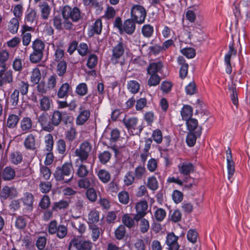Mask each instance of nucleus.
I'll return each instance as SVG.
<instances>
[{"mask_svg": "<svg viewBox=\"0 0 250 250\" xmlns=\"http://www.w3.org/2000/svg\"><path fill=\"white\" fill-rule=\"evenodd\" d=\"M20 120L18 115L15 114H10L9 115L7 121V126L9 128H13L15 127Z\"/></svg>", "mask_w": 250, "mask_h": 250, "instance_id": "nucleus-29", "label": "nucleus"}, {"mask_svg": "<svg viewBox=\"0 0 250 250\" xmlns=\"http://www.w3.org/2000/svg\"><path fill=\"white\" fill-rule=\"evenodd\" d=\"M45 47L44 43L39 39H36L32 43V49L35 52L43 53Z\"/></svg>", "mask_w": 250, "mask_h": 250, "instance_id": "nucleus-30", "label": "nucleus"}, {"mask_svg": "<svg viewBox=\"0 0 250 250\" xmlns=\"http://www.w3.org/2000/svg\"><path fill=\"white\" fill-rule=\"evenodd\" d=\"M91 150V144L88 141H85L81 143L79 147L75 149V155L78 157L81 162H83L88 158Z\"/></svg>", "mask_w": 250, "mask_h": 250, "instance_id": "nucleus-2", "label": "nucleus"}, {"mask_svg": "<svg viewBox=\"0 0 250 250\" xmlns=\"http://www.w3.org/2000/svg\"><path fill=\"white\" fill-rule=\"evenodd\" d=\"M15 171L11 167H5L2 173V177L4 180H11L15 178Z\"/></svg>", "mask_w": 250, "mask_h": 250, "instance_id": "nucleus-19", "label": "nucleus"}, {"mask_svg": "<svg viewBox=\"0 0 250 250\" xmlns=\"http://www.w3.org/2000/svg\"><path fill=\"white\" fill-rule=\"evenodd\" d=\"M181 114L184 120L187 121L188 119H191L192 115V107L188 105H184L181 111Z\"/></svg>", "mask_w": 250, "mask_h": 250, "instance_id": "nucleus-24", "label": "nucleus"}, {"mask_svg": "<svg viewBox=\"0 0 250 250\" xmlns=\"http://www.w3.org/2000/svg\"><path fill=\"white\" fill-rule=\"evenodd\" d=\"M239 13L242 18L245 20L250 19V7L248 3L246 5H241L239 8Z\"/></svg>", "mask_w": 250, "mask_h": 250, "instance_id": "nucleus-27", "label": "nucleus"}, {"mask_svg": "<svg viewBox=\"0 0 250 250\" xmlns=\"http://www.w3.org/2000/svg\"><path fill=\"white\" fill-rule=\"evenodd\" d=\"M116 15V11L112 6H108L105 11V14L103 16L108 20L113 19Z\"/></svg>", "mask_w": 250, "mask_h": 250, "instance_id": "nucleus-51", "label": "nucleus"}, {"mask_svg": "<svg viewBox=\"0 0 250 250\" xmlns=\"http://www.w3.org/2000/svg\"><path fill=\"white\" fill-rule=\"evenodd\" d=\"M40 12L41 16L43 20H47L50 14L51 8L48 2L46 1L40 2L38 5Z\"/></svg>", "mask_w": 250, "mask_h": 250, "instance_id": "nucleus-12", "label": "nucleus"}, {"mask_svg": "<svg viewBox=\"0 0 250 250\" xmlns=\"http://www.w3.org/2000/svg\"><path fill=\"white\" fill-rule=\"evenodd\" d=\"M138 119L136 117L127 118L123 119V123L128 130L135 129L137 126Z\"/></svg>", "mask_w": 250, "mask_h": 250, "instance_id": "nucleus-21", "label": "nucleus"}, {"mask_svg": "<svg viewBox=\"0 0 250 250\" xmlns=\"http://www.w3.org/2000/svg\"><path fill=\"white\" fill-rule=\"evenodd\" d=\"M69 206V202L65 200H61L59 202H55L52 208V210H56L57 209H61L67 208Z\"/></svg>", "mask_w": 250, "mask_h": 250, "instance_id": "nucleus-50", "label": "nucleus"}, {"mask_svg": "<svg viewBox=\"0 0 250 250\" xmlns=\"http://www.w3.org/2000/svg\"><path fill=\"white\" fill-rule=\"evenodd\" d=\"M70 86L68 83H66L62 85L58 92V96L60 98H63L66 96L69 91Z\"/></svg>", "mask_w": 250, "mask_h": 250, "instance_id": "nucleus-33", "label": "nucleus"}, {"mask_svg": "<svg viewBox=\"0 0 250 250\" xmlns=\"http://www.w3.org/2000/svg\"><path fill=\"white\" fill-rule=\"evenodd\" d=\"M40 191L43 193H48L50 191L52 188V185L50 182H41L39 185Z\"/></svg>", "mask_w": 250, "mask_h": 250, "instance_id": "nucleus-46", "label": "nucleus"}, {"mask_svg": "<svg viewBox=\"0 0 250 250\" xmlns=\"http://www.w3.org/2000/svg\"><path fill=\"white\" fill-rule=\"evenodd\" d=\"M147 187L151 190H156L158 187V184L156 178L154 176L149 177L147 181Z\"/></svg>", "mask_w": 250, "mask_h": 250, "instance_id": "nucleus-53", "label": "nucleus"}, {"mask_svg": "<svg viewBox=\"0 0 250 250\" xmlns=\"http://www.w3.org/2000/svg\"><path fill=\"white\" fill-rule=\"evenodd\" d=\"M135 29V23L134 20L127 19L124 21L123 31H125L127 34H132Z\"/></svg>", "mask_w": 250, "mask_h": 250, "instance_id": "nucleus-16", "label": "nucleus"}, {"mask_svg": "<svg viewBox=\"0 0 250 250\" xmlns=\"http://www.w3.org/2000/svg\"><path fill=\"white\" fill-rule=\"evenodd\" d=\"M62 119V115L61 112L58 110L54 111L51 115L50 121L52 127L58 126L61 123Z\"/></svg>", "mask_w": 250, "mask_h": 250, "instance_id": "nucleus-18", "label": "nucleus"}, {"mask_svg": "<svg viewBox=\"0 0 250 250\" xmlns=\"http://www.w3.org/2000/svg\"><path fill=\"white\" fill-rule=\"evenodd\" d=\"M186 125L189 132L196 133V135L201 136L202 127L198 125V121L194 118L188 119L186 121Z\"/></svg>", "mask_w": 250, "mask_h": 250, "instance_id": "nucleus-7", "label": "nucleus"}, {"mask_svg": "<svg viewBox=\"0 0 250 250\" xmlns=\"http://www.w3.org/2000/svg\"><path fill=\"white\" fill-rule=\"evenodd\" d=\"M29 84L24 81H20L18 84V89L22 95H26L28 92Z\"/></svg>", "mask_w": 250, "mask_h": 250, "instance_id": "nucleus-35", "label": "nucleus"}, {"mask_svg": "<svg viewBox=\"0 0 250 250\" xmlns=\"http://www.w3.org/2000/svg\"><path fill=\"white\" fill-rule=\"evenodd\" d=\"M147 208V203L146 201H140L136 205L135 209L137 212L135 215L136 222H139V219L143 218L146 214Z\"/></svg>", "mask_w": 250, "mask_h": 250, "instance_id": "nucleus-6", "label": "nucleus"}, {"mask_svg": "<svg viewBox=\"0 0 250 250\" xmlns=\"http://www.w3.org/2000/svg\"><path fill=\"white\" fill-rule=\"evenodd\" d=\"M90 115V111L81 106L79 108V114L76 119V124L78 125H83L87 121Z\"/></svg>", "mask_w": 250, "mask_h": 250, "instance_id": "nucleus-11", "label": "nucleus"}, {"mask_svg": "<svg viewBox=\"0 0 250 250\" xmlns=\"http://www.w3.org/2000/svg\"><path fill=\"white\" fill-rule=\"evenodd\" d=\"M25 22L30 25H35L37 23V12L35 10L31 9L25 16Z\"/></svg>", "mask_w": 250, "mask_h": 250, "instance_id": "nucleus-20", "label": "nucleus"}, {"mask_svg": "<svg viewBox=\"0 0 250 250\" xmlns=\"http://www.w3.org/2000/svg\"><path fill=\"white\" fill-rule=\"evenodd\" d=\"M187 237L191 243H195L197 240L198 233L195 229H190L188 231Z\"/></svg>", "mask_w": 250, "mask_h": 250, "instance_id": "nucleus-43", "label": "nucleus"}, {"mask_svg": "<svg viewBox=\"0 0 250 250\" xmlns=\"http://www.w3.org/2000/svg\"><path fill=\"white\" fill-rule=\"evenodd\" d=\"M19 92L17 89H15L10 96V102L13 106L16 107L19 103Z\"/></svg>", "mask_w": 250, "mask_h": 250, "instance_id": "nucleus-47", "label": "nucleus"}, {"mask_svg": "<svg viewBox=\"0 0 250 250\" xmlns=\"http://www.w3.org/2000/svg\"><path fill=\"white\" fill-rule=\"evenodd\" d=\"M102 20L100 19H97L92 26L93 33L97 34H101L102 29Z\"/></svg>", "mask_w": 250, "mask_h": 250, "instance_id": "nucleus-60", "label": "nucleus"}, {"mask_svg": "<svg viewBox=\"0 0 250 250\" xmlns=\"http://www.w3.org/2000/svg\"><path fill=\"white\" fill-rule=\"evenodd\" d=\"M19 26V22L17 18H12L8 23V30L12 33L15 34L17 32Z\"/></svg>", "mask_w": 250, "mask_h": 250, "instance_id": "nucleus-28", "label": "nucleus"}, {"mask_svg": "<svg viewBox=\"0 0 250 250\" xmlns=\"http://www.w3.org/2000/svg\"><path fill=\"white\" fill-rule=\"evenodd\" d=\"M147 83L150 86H155L158 84L160 82V78L158 75H150Z\"/></svg>", "mask_w": 250, "mask_h": 250, "instance_id": "nucleus-58", "label": "nucleus"}, {"mask_svg": "<svg viewBox=\"0 0 250 250\" xmlns=\"http://www.w3.org/2000/svg\"><path fill=\"white\" fill-rule=\"evenodd\" d=\"M24 145L26 149L34 150L36 149L35 136L33 134L29 135L25 139Z\"/></svg>", "mask_w": 250, "mask_h": 250, "instance_id": "nucleus-23", "label": "nucleus"}, {"mask_svg": "<svg viewBox=\"0 0 250 250\" xmlns=\"http://www.w3.org/2000/svg\"><path fill=\"white\" fill-rule=\"evenodd\" d=\"M181 52L188 58H193L196 54L195 50L192 48H187L181 50Z\"/></svg>", "mask_w": 250, "mask_h": 250, "instance_id": "nucleus-57", "label": "nucleus"}, {"mask_svg": "<svg viewBox=\"0 0 250 250\" xmlns=\"http://www.w3.org/2000/svg\"><path fill=\"white\" fill-rule=\"evenodd\" d=\"M166 216V212L165 210L162 208H157L154 214V216L156 220L158 222L162 221Z\"/></svg>", "mask_w": 250, "mask_h": 250, "instance_id": "nucleus-38", "label": "nucleus"}, {"mask_svg": "<svg viewBox=\"0 0 250 250\" xmlns=\"http://www.w3.org/2000/svg\"><path fill=\"white\" fill-rule=\"evenodd\" d=\"M127 89L132 93H136L140 89V84L135 81H130L127 83Z\"/></svg>", "mask_w": 250, "mask_h": 250, "instance_id": "nucleus-40", "label": "nucleus"}, {"mask_svg": "<svg viewBox=\"0 0 250 250\" xmlns=\"http://www.w3.org/2000/svg\"><path fill=\"white\" fill-rule=\"evenodd\" d=\"M81 238L72 239L69 244L68 250H79Z\"/></svg>", "mask_w": 250, "mask_h": 250, "instance_id": "nucleus-44", "label": "nucleus"}, {"mask_svg": "<svg viewBox=\"0 0 250 250\" xmlns=\"http://www.w3.org/2000/svg\"><path fill=\"white\" fill-rule=\"evenodd\" d=\"M111 156L110 153L105 151L99 155V158L101 163L105 164L109 161Z\"/></svg>", "mask_w": 250, "mask_h": 250, "instance_id": "nucleus-62", "label": "nucleus"}, {"mask_svg": "<svg viewBox=\"0 0 250 250\" xmlns=\"http://www.w3.org/2000/svg\"><path fill=\"white\" fill-rule=\"evenodd\" d=\"M227 160V168L228 171V178L229 180L235 172V164L233 159Z\"/></svg>", "mask_w": 250, "mask_h": 250, "instance_id": "nucleus-31", "label": "nucleus"}, {"mask_svg": "<svg viewBox=\"0 0 250 250\" xmlns=\"http://www.w3.org/2000/svg\"><path fill=\"white\" fill-rule=\"evenodd\" d=\"M76 92L81 96L85 95L87 92L86 84L85 83H80L76 87Z\"/></svg>", "mask_w": 250, "mask_h": 250, "instance_id": "nucleus-61", "label": "nucleus"}, {"mask_svg": "<svg viewBox=\"0 0 250 250\" xmlns=\"http://www.w3.org/2000/svg\"><path fill=\"white\" fill-rule=\"evenodd\" d=\"M124 44L123 42H119L112 49L111 61L113 63L118 62V60L124 54Z\"/></svg>", "mask_w": 250, "mask_h": 250, "instance_id": "nucleus-8", "label": "nucleus"}, {"mask_svg": "<svg viewBox=\"0 0 250 250\" xmlns=\"http://www.w3.org/2000/svg\"><path fill=\"white\" fill-rule=\"evenodd\" d=\"M38 122L44 130L51 132L54 129V127H52L51 121L49 120L47 114H42L38 118Z\"/></svg>", "mask_w": 250, "mask_h": 250, "instance_id": "nucleus-10", "label": "nucleus"}, {"mask_svg": "<svg viewBox=\"0 0 250 250\" xmlns=\"http://www.w3.org/2000/svg\"><path fill=\"white\" fill-rule=\"evenodd\" d=\"M32 127V121L29 117L23 118L20 122V128L24 133L29 131Z\"/></svg>", "mask_w": 250, "mask_h": 250, "instance_id": "nucleus-17", "label": "nucleus"}, {"mask_svg": "<svg viewBox=\"0 0 250 250\" xmlns=\"http://www.w3.org/2000/svg\"><path fill=\"white\" fill-rule=\"evenodd\" d=\"M163 65L161 62H151L147 68L149 75H156V73L161 70Z\"/></svg>", "mask_w": 250, "mask_h": 250, "instance_id": "nucleus-15", "label": "nucleus"}, {"mask_svg": "<svg viewBox=\"0 0 250 250\" xmlns=\"http://www.w3.org/2000/svg\"><path fill=\"white\" fill-rule=\"evenodd\" d=\"M77 132L75 128L71 127L66 132L65 137L70 142L73 141L76 138Z\"/></svg>", "mask_w": 250, "mask_h": 250, "instance_id": "nucleus-55", "label": "nucleus"}, {"mask_svg": "<svg viewBox=\"0 0 250 250\" xmlns=\"http://www.w3.org/2000/svg\"><path fill=\"white\" fill-rule=\"evenodd\" d=\"M33 200V195L31 193L28 192L24 193L23 197L21 198V200L24 204L28 207L32 206Z\"/></svg>", "mask_w": 250, "mask_h": 250, "instance_id": "nucleus-37", "label": "nucleus"}, {"mask_svg": "<svg viewBox=\"0 0 250 250\" xmlns=\"http://www.w3.org/2000/svg\"><path fill=\"white\" fill-rule=\"evenodd\" d=\"M51 101L47 96H44L40 100L39 108L42 111H46L51 107Z\"/></svg>", "mask_w": 250, "mask_h": 250, "instance_id": "nucleus-22", "label": "nucleus"}, {"mask_svg": "<svg viewBox=\"0 0 250 250\" xmlns=\"http://www.w3.org/2000/svg\"><path fill=\"white\" fill-rule=\"evenodd\" d=\"M125 233L126 231L125 226L121 225L115 230V237L117 239L121 240L125 236Z\"/></svg>", "mask_w": 250, "mask_h": 250, "instance_id": "nucleus-42", "label": "nucleus"}, {"mask_svg": "<svg viewBox=\"0 0 250 250\" xmlns=\"http://www.w3.org/2000/svg\"><path fill=\"white\" fill-rule=\"evenodd\" d=\"M16 194L17 190L15 188L6 186L2 188L0 195L3 199H6L8 197H13Z\"/></svg>", "mask_w": 250, "mask_h": 250, "instance_id": "nucleus-14", "label": "nucleus"}, {"mask_svg": "<svg viewBox=\"0 0 250 250\" xmlns=\"http://www.w3.org/2000/svg\"><path fill=\"white\" fill-rule=\"evenodd\" d=\"M122 221L124 225L128 228H132L135 226V216L131 217L129 214H126L123 216Z\"/></svg>", "mask_w": 250, "mask_h": 250, "instance_id": "nucleus-26", "label": "nucleus"}, {"mask_svg": "<svg viewBox=\"0 0 250 250\" xmlns=\"http://www.w3.org/2000/svg\"><path fill=\"white\" fill-rule=\"evenodd\" d=\"M200 137V136L196 135V133L192 132H189L188 134L186 139L188 145L189 146H193L196 142L197 138Z\"/></svg>", "mask_w": 250, "mask_h": 250, "instance_id": "nucleus-34", "label": "nucleus"}, {"mask_svg": "<svg viewBox=\"0 0 250 250\" xmlns=\"http://www.w3.org/2000/svg\"><path fill=\"white\" fill-rule=\"evenodd\" d=\"M135 177L133 175L132 172H128L125 175L124 182L126 186H130L133 184Z\"/></svg>", "mask_w": 250, "mask_h": 250, "instance_id": "nucleus-56", "label": "nucleus"}, {"mask_svg": "<svg viewBox=\"0 0 250 250\" xmlns=\"http://www.w3.org/2000/svg\"><path fill=\"white\" fill-rule=\"evenodd\" d=\"M146 13L145 9L141 5H134L131 10V19L139 24L144 22Z\"/></svg>", "mask_w": 250, "mask_h": 250, "instance_id": "nucleus-4", "label": "nucleus"}, {"mask_svg": "<svg viewBox=\"0 0 250 250\" xmlns=\"http://www.w3.org/2000/svg\"><path fill=\"white\" fill-rule=\"evenodd\" d=\"M142 32L145 37L149 38L153 33V27L150 24H145L142 27Z\"/></svg>", "mask_w": 250, "mask_h": 250, "instance_id": "nucleus-41", "label": "nucleus"}, {"mask_svg": "<svg viewBox=\"0 0 250 250\" xmlns=\"http://www.w3.org/2000/svg\"><path fill=\"white\" fill-rule=\"evenodd\" d=\"M178 169L180 173L184 177L183 182H188L191 179L190 173L194 171L193 165L190 162H184L179 165Z\"/></svg>", "mask_w": 250, "mask_h": 250, "instance_id": "nucleus-5", "label": "nucleus"}, {"mask_svg": "<svg viewBox=\"0 0 250 250\" xmlns=\"http://www.w3.org/2000/svg\"><path fill=\"white\" fill-rule=\"evenodd\" d=\"M37 84V90L38 92L42 94H45L48 91L50 90L44 81L39 82Z\"/></svg>", "mask_w": 250, "mask_h": 250, "instance_id": "nucleus-59", "label": "nucleus"}, {"mask_svg": "<svg viewBox=\"0 0 250 250\" xmlns=\"http://www.w3.org/2000/svg\"><path fill=\"white\" fill-rule=\"evenodd\" d=\"M140 221V229L142 233L147 232L149 228V224L147 220L141 218L139 219Z\"/></svg>", "mask_w": 250, "mask_h": 250, "instance_id": "nucleus-49", "label": "nucleus"}, {"mask_svg": "<svg viewBox=\"0 0 250 250\" xmlns=\"http://www.w3.org/2000/svg\"><path fill=\"white\" fill-rule=\"evenodd\" d=\"M78 169L77 170V174L80 177H86L89 171L85 165L83 164H81L78 166Z\"/></svg>", "mask_w": 250, "mask_h": 250, "instance_id": "nucleus-45", "label": "nucleus"}, {"mask_svg": "<svg viewBox=\"0 0 250 250\" xmlns=\"http://www.w3.org/2000/svg\"><path fill=\"white\" fill-rule=\"evenodd\" d=\"M179 237L176 236L173 232L169 233L167 236L166 244L168 250H178L179 245L177 242Z\"/></svg>", "mask_w": 250, "mask_h": 250, "instance_id": "nucleus-9", "label": "nucleus"}, {"mask_svg": "<svg viewBox=\"0 0 250 250\" xmlns=\"http://www.w3.org/2000/svg\"><path fill=\"white\" fill-rule=\"evenodd\" d=\"M86 195L87 199L91 202H95L97 198L96 192L93 188H89L87 190Z\"/></svg>", "mask_w": 250, "mask_h": 250, "instance_id": "nucleus-63", "label": "nucleus"}, {"mask_svg": "<svg viewBox=\"0 0 250 250\" xmlns=\"http://www.w3.org/2000/svg\"><path fill=\"white\" fill-rule=\"evenodd\" d=\"M45 149L48 152H50L53 147V139L51 134H47L45 137Z\"/></svg>", "mask_w": 250, "mask_h": 250, "instance_id": "nucleus-39", "label": "nucleus"}, {"mask_svg": "<svg viewBox=\"0 0 250 250\" xmlns=\"http://www.w3.org/2000/svg\"><path fill=\"white\" fill-rule=\"evenodd\" d=\"M67 63L65 61H60L57 65L56 71L59 76H63L66 72Z\"/></svg>", "mask_w": 250, "mask_h": 250, "instance_id": "nucleus-36", "label": "nucleus"}, {"mask_svg": "<svg viewBox=\"0 0 250 250\" xmlns=\"http://www.w3.org/2000/svg\"><path fill=\"white\" fill-rule=\"evenodd\" d=\"M57 235L59 238H64L67 234V229L64 225H59L58 227Z\"/></svg>", "mask_w": 250, "mask_h": 250, "instance_id": "nucleus-64", "label": "nucleus"}, {"mask_svg": "<svg viewBox=\"0 0 250 250\" xmlns=\"http://www.w3.org/2000/svg\"><path fill=\"white\" fill-rule=\"evenodd\" d=\"M62 14L64 20L70 19L74 22L78 21L82 17L80 10L77 7L71 8L65 5L62 10Z\"/></svg>", "mask_w": 250, "mask_h": 250, "instance_id": "nucleus-3", "label": "nucleus"}, {"mask_svg": "<svg viewBox=\"0 0 250 250\" xmlns=\"http://www.w3.org/2000/svg\"><path fill=\"white\" fill-rule=\"evenodd\" d=\"M178 63L181 65L180 69L179 75L180 77L184 79L188 74V64L185 62V60L183 57L179 56L177 59Z\"/></svg>", "mask_w": 250, "mask_h": 250, "instance_id": "nucleus-13", "label": "nucleus"}, {"mask_svg": "<svg viewBox=\"0 0 250 250\" xmlns=\"http://www.w3.org/2000/svg\"><path fill=\"white\" fill-rule=\"evenodd\" d=\"M79 250H91L92 243L89 241H85L81 238Z\"/></svg>", "mask_w": 250, "mask_h": 250, "instance_id": "nucleus-54", "label": "nucleus"}, {"mask_svg": "<svg viewBox=\"0 0 250 250\" xmlns=\"http://www.w3.org/2000/svg\"><path fill=\"white\" fill-rule=\"evenodd\" d=\"M72 169V165L69 163H65L62 166L58 167L54 173L55 180L64 183L71 181L73 177Z\"/></svg>", "mask_w": 250, "mask_h": 250, "instance_id": "nucleus-1", "label": "nucleus"}, {"mask_svg": "<svg viewBox=\"0 0 250 250\" xmlns=\"http://www.w3.org/2000/svg\"><path fill=\"white\" fill-rule=\"evenodd\" d=\"M100 179L104 183L108 182L110 178V175L107 171L102 169L98 173Z\"/></svg>", "mask_w": 250, "mask_h": 250, "instance_id": "nucleus-48", "label": "nucleus"}, {"mask_svg": "<svg viewBox=\"0 0 250 250\" xmlns=\"http://www.w3.org/2000/svg\"><path fill=\"white\" fill-rule=\"evenodd\" d=\"M43 53L35 52L34 51L30 55L29 60L33 63L39 62L43 57Z\"/></svg>", "mask_w": 250, "mask_h": 250, "instance_id": "nucleus-32", "label": "nucleus"}, {"mask_svg": "<svg viewBox=\"0 0 250 250\" xmlns=\"http://www.w3.org/2000/svg\"><path fill=\"white\" fill-rule=\"evenodd\" d=\"M57 75L54 74L49 76L47 79L46 85L50 90L55 87L57 83Z\"/></svg>", "mask_w": 250, "mask_h": 250, "instance_id": "nucleus-52", "label": "nucleus"}, {"mask_svg": "<svg viewBox=\"0 0 250 250\" xmlns=\"http://www.w3.org/2000/svg\"><path fill=\"white\" fill-rule=\"evenodd\" d=\"M41 79V73L40 69L36 67L33 69L30 76V81L34 84L39 83Z\"/></svg>", "mask_w": 250, "mask_h": 250, "instance_id": "nucleus-25", "label": "nucleus"}]
</instances>
